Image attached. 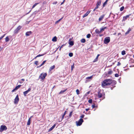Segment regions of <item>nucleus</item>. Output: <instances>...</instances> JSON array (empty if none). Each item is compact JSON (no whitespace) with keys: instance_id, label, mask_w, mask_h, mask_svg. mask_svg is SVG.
Returning a JSON list of instances; mask_svg holds the SVG:
<instances>
[{"instance_id":"obj_1","label":"nucleus","mask_w":134,"mask_h":134,"mask_svg":"<svg viewBox=\"0 0 134 134\" xmlns=\"http://www.w3.org/2000/svg\"><path fill=\"white\" fill-rule=\"evenodd\" d=\"M116 82L114 80H113L110 79H106L104 80L102 84V87H104L105 86L109 85L111 84V86H113L116 85Z\"/></svg>"},{"instance_id":"obj_2","label":"nucleus","mask_w":134,"mask_h":134,"mask_svg":"<svg viewBox=\"0 0 134 134\" xmlns=\"http://www.w3.org/2000/svg\"><path fill=\"white\" fill-rule=\"evenodd\" d=\"M47 75V74L46 73H42L40 74L39 78L41 79V80H43Z\"/></svg>"},{"instance_id":"obj_3","label":"nucleus","mask_w":134,"mask_h":134,"mask_svg":"<svg viewBox=\"0 0 134 134\" xmlns=\"http://www.w3.org/2000/svg\"><path fill=\"white\" fill-rule=\"evenodd\" d=\"M83 121H84L82 119L80 118L79 121H76V125L77 126H81Z\"/></svg>"},{"instance_id":"obj_4","label":"nucleus","mask_w":134,"mask_h":134,"mask_svg":"<svg viewBox=\"0 0 134 134\" xmlns=\"http://www.w3.org/2000/svg\"><path fill=\"white\" fill-rule=\"evenodd\" d=\"M110 41V37H105L104 41V44H108Z\"/></svg>"},{"instance_id":"obj_5","label":"nucleus","mask_w":134,"mask_h":134,"mask_svg":"<svg viewBox=\"0 0 134 134\" xmlns=\"http://www.w3.org/2000/svg\"><path fill=\"white\" fill-rule=\"evenodd\" d=\"M7 129V128L6 126L2 125L1 126L0 128V132H2L4 131H5Z\"/></svg>"},{"instance_id":"obj_6","label":"nucleus","mask_w":134,"mask_h":134,"mask_svg":"<svg viewBox=\"0 0 134 134\" xmlns=\"http://www.w3.org/2000/svg\"><path fill=\"white\" fill-rule=\"evenodd\" d=\"M101 90L99 89L98 90V97L100 98L102 97L103 95H105V93H101Z\"/></svg>"},{"instance_id":"obj_7","label":"nucleus","mask_w":134,"mask_h":134,"mask_svg":"<svg viewBox=\"0 0 134 134\" xmlns=\"http://www.w3.org/2000/svg\"><path fill=\"white\" fill-rule=\"evenodd\" d=\"M22 27L19 25V26L14 31V32L15 34H16L19 32V31L21 28Z\"/></svg>"},{"instance_id":"obj_8","label":"nucleus","mask_w":134,"mask_h":134,"mask_svg":"<svg viewBox=\"0 0 134 134\" xmlns=\"http://www.w3.org/2000/svg\"><path fill=\"white\" fill-rule=\"evenodd\" d=\"M19 96H18V94H17L16 96L14 99V103L15 104H18L19 101Z\"/></svg>"},{"instance_id":"obj_9","label":"nucleus","mask_w":134,"mask_h":134,"mask_svg":"<svg viewBox=\"0 0 134 134\" xmlns=\"http://www.w3.org/2000/svg\"><path fill=\"white\" fill-rule=\"evenodd\" d=\"M130 16H132V14H129V15H127L125 16H123L122 21H125L127 19V18H129V17H130Z\"/></svg>"},{"instance_id":"obj_10","label":"nucleus","mask_w":134,"mask_h":134,"mask_svg":"<svg viewBox=\"0 0 134 134\" xmlns=\"http://www.w3.org/2000/svg\"><path fill=\"white\" fill-rule=\"evenodd\" d=\"M31 87H29L27 90L26 91H24L23 92V94L24 96H26V94H27V93L30 91L31 90Z\"/></svg>"},{"instance_id":"obj_11","label":"nucleus","mask_w":134,"mask_h":134,"mask_svg":"<svg viewBox=\"0 0 134 134\" xmlns=\"http://www.w3.org/2000/svg\"><path fill=\"white\" fill-rule=\"evenodd\" d=\"M69 43L70 45L72 46L74 44V42L73 41H71V39L70 38L69 40Z\"/></svg>"},{"instance_id":"obj_12","label":"nucleus","mask_w":134,"mask_h":134,"mask_svg":"<svg viewBox=\"0 0 134 134\" xmlns=\"http://www.w3.org/2000/svg\"><path fill=\"white\" fill-rule=\"evenodd\" d=\"M91 10H88L83 16V18H84L85 17L87 16L89 14Z\"/></svg>"},{"instance_id":"obj_13","label":"nucleus","mask_w":134,"mask_h":134,"mask_svg":"<svg viewBox=\"0 0 134 134\" xmlns=\"http://www.w3.org/2000/svg\"><path fill=\"white\" fill-rule=\"evenodd\" d=\"M56 126V124H54L50 128L48 131V132H50L52 130H53L54 127H55Z\"/></svg>"},{"instance_id":"obj_14","label":"nucleus","mask_w":134,"mask_h":134,"mask_svg":"<svg viewBox=\"0 0 134 134\" xmlns=\"http://www.w3.org/2000/svg\"><path fill=\"white\" fill-rule=\"evenodd\" d=\"M32 32L31 31H28L26 33L25 35L26 36H29L32 34Z\"/></svg>"},{"instance_id":"obj_15","label":"nucleus","mask_w":134,"mask_h":134,"mask_svg":"<svg viewBox=\"0 0 134 134\" xmlns=\"http://www.w3.org/2000/svg\"><path fill=\"white\" fill-rule=\"evenodd\" d=\"M105 15L103 14L101 16H100V17L99 19V21H101L104 18V17Z\"/></svg>"},{"instance_id":"obj_16","label":"nucleus","mask_w":134,"mask_h":134,"mask_svg":"<svg viewBox=\"0 0 134 134\" xmlns=\"http://www.w3.org/2000/svg\"><path fill=\"white\" fill-rule=\"evenodd\" d=\"M100 54H98L97 55L96 58L93 60V62H97L98 61V57L100 56Z\"/></svg>"},{"instance_id":"obj_17","label":"nucleus","mask_w":134,"mask_h":134,"mask_svg":"<svg viewBox=\"0 0 134 134\" xmlns=\"http://www.w3.org/2000/svg\"><path fill=\"white\" fill-rule=\"evenodd\" d=\"M113 71L111 70H110L108 71V73L106 74V76H107L108 75H111Z\"/></svg>"},{"instance_id":"obj_18","label":"nucleus","mask_w":134,"mask_h":134,"mask_svg":"<svg viewBox=\"0 0 134 134\" xmlns=\"http://www.w3.org/2000/svg\"><path fill=\"white\" fill-rule=\"evenodd\" d=\"M107 27H103L100 29V31L101 32H102L104 31L105 29H107Z\"/></svg>"},{"instance_id":"obj_19","label":"nucleus","mask_w":134,"mask_h":134,"mask_svg":"<svg viewBox=\"0 0 134 134\" xmlns=\"http://www.w3.org/2000/svg\"><path fill=\"white\" fill-rule=\"evenodd\" d=\"M95 32L98 34H99L101 33L100 31H99V30L98 29H97L95 30Z\"/></svg>"},{"instance_id":"obj_20","label":"nucleus","mask_w":134,"mask_h":134,"mask_svg":"<svg viewBox=\"0 0 134 134\" xmlns=\"http://www.w3.org/2000/svg\"><path fill=\"white\" fill-rule=\"evenodd\" d=\"M57 38L56 36H55L53 38L52 41L53 42H55L57 41Z\"/></svg>"},{"instance_id":"obj_21","label":"nucleus","mask_w":134,"mask_h":134,"mask_svg":"<svg viewBox=\"0 0 134 134\" xmlns=\"http://www.w3.org/2000/svg\"><path fill=\"white\" fill-rule=\"evenodd\" d=\"M131 29L130 28H129L128 30H127V31L125 33V35H127L129 34V32L130 31H131Z\"/></svg>"},{"instance_id":"obj_22","label":"nucleus","mask_w":134,"mask_h":134,"mask_svg":"<svg viewBox=\"0 0 134 134\" xmlns=\"http://www.w3.org/2000/svg\"><path fill=\"white\" fill-rule=\"evenodd\" d=\"M101 0H99V1H98L97 2V3L96 4V5H97L98 6L100 5L101 4Z\"/></svg>"},{"instance_id":"obj_23","label":"nucleus","mask_w":134,"mask_h":134,"mask_svg":"<svg viewBox=\"0 0 134 134\" xmlns=\"http://www.w3.org/2000/svg\"><path fill=\"white\" fill-rule=\"evenodd\" d=\"M55 66L54 65H53L52 66H51L49 68V71H51L52 69H54L55 68Z\"/></svg>"},{"instance_id":"obj_24","label":"nucleus","mask_w":134,"mask_h":134,"mask_svg":"<svg viewBox=\"0 0 134 134\" xmlns=\"http://www.w3.org/2000/svg\"><path fill=\"white\" fill-rule=\"evenodd\" d=\"M67 90V89H65L64 90H61L60 92L59 93V94H62L63 93L65 92Z\"/></svg>"},{"instance_id":"obj_25","label":"nucleus","mask_w":134,"mask_h":134,"mask_svg":"<svg viewBox=\"0 0 134 134\" xmlns=\"http://www.w3.org/2000/svg\"><path fill=\"white\" fill-rule=\"evenodd\" d=\"M108 0H106V1L103 3V7H104L106 5Z\"/></svg>"},{"instance_id":"obj_26","label":"nucleus","mask_w":134,"mask_h":134,"mask_svg":"<svg viewBox=\"0 0 134 134\" xmlns=\"http://www.w3.org/2000/svg\"><path fill=\"white\" fill-rule=\"evenodd\" d=\"M25 81V79H21L20 80H19V82L20 83H22L23 82H22V81Z\"/></svg>"},{"instance_id":"obj_27","label":"nucleus","mask_w":134,"mask_h":134,"mask_svg":"<svg viewBox=\"0 0 134 134\" xmlns=\"http://www.w3.org/2000/svg\"><path fill=\"white\" fill-rule=\"evenodd\" d=\"M93 77V76H90L86 78V79H89L90 80H91ZM86 81H87V80H86Z\"/></svg>"},{"instance_id":"obj_28","label":"nucleus","mask_w":134,"mask_h":134,"mask_svg":"<svg viewBox=\"0 0 134 134\" xmlns=\"http://www.w3.org/2000/svg\"><path fill=\"white\" fill-rule=\"evenodd\" d=\"M9 40V38L8 36H7L5 38V41L6 42H8Z\"/></svg>"},{"instance_id":"obj_29","label":"nucleus","mask_w":134,"mask_h":134,"mask_svg":"<svg viewBox=\"0 0 134 134\" xmlns=\"http://www.w3.org/2000/svg\"><path fill=\"white\" fill-rule=\"evenodd\" d=\"M86 40L85 38L82 39L81 40V43H84L86 42Z\"/></svg>"},{"instance_id":"obj_30","label":"nucleus","mask_w":134,"mask_h":134,"mask_svg":"<svg viewBox=\"0 0 134 134\" xmlns=\"http://www.w3.org/2000/svg\"><path fill=\"white\" fill-rule=\"evenodd\" d=\"M63 17H62V18L59 19L58 20L56 21L55 23V24H57L58 23H59V22H60L63 19Z\"/></svg>"},{"instance_id":"obj_31","label":"nucleus","mask_w":134,"mask_h":134,"mask_svg":"<svg viewBox=\"0 0 134 134\" xmlns=\"http://www.w3.org/2000/svg\"><path fill=\"white\" fill-rule=\"evenodd\" d=\"M92 108H97V106L95 105L94 103H93V104L92 105Z\"/></svg>"},{"instance_id":"obj_32","label":"nucleus","mask_w":134,"mask_h":134,"mask_svg":"<svg viewBox=\"0 0 134 134\" xmlns=\"http://www.w3.org/2000/svg\"><path fill=\"white\" fill-rule=\"evenodd\" d=\"M126 54V52L125 51L123 50L121 52V54L124 55Z\"/></svg>"},{"instance_id":"obj_33","label":"nucleus","mask_w":134,"mask_h":134,"mask_svg":"<svg viewBox=\"0 0 134 134\" xmlns=\"http://www.w3.org/2000/svg\"><path fill=\"white\" fill-rule=\"evenodd\" d=\"M73 54L72 53L70 52L69 53V55L70 57H72L73 56Z\"/></svg>"},{"instance_id":"obj_34","label":"nucleus","mask_w":134,"mask_h":134,"mask_svg":"<svg viewBox=\"0 0 134 134\" xmlns=\"http://www.w3.org/2000/svg\"><path fill=\"white\" fill-rule=\"evenodd\" d=\"M21 86V85H19L18 86H16L15 88L16 89V90H17Z\"/></svg>"},{"instance_id":"obj_35","label":"nucleus","mask_w":134,"mask_h":134,"mask_svg":"<svg viewBox=\"0 0 134 134\" xmlns=\"http://www.w3.org/2000/svg\"><path fill=\"white\" fill-rule=\"evenodd\" d=\"M39 4V3H35L32 6V8H34L37 5Z\"/></svg>"},{"instance_id":"obj_36","label":"nucleus","mask_w":134,"mask_h":134,"mask_svg":"<svg viewBox=\"0 0 134 134\" xmlns=\"http://www.w3.org/2000/svg\"><path fill=\"white\" fill-rule=\"evenodd\" d=\"M91 36V35L90 34H88L86 35V37L87 38H90Z\"/></svg>"},{"instance_id":"obj_37","label":"nucleus","mask_w":134,"mask_h":134,"mask_svg":"<svg viewBox=\"0 0 134 134\" xmlns=\"http://www.w3.org/2000/svg\"><path fill=\"white\" fill-rule=\"evenodd\" d=\"M45 54H38V55L36 56V57H40L43 56Z\"/></svg>"},{"instance_id":"obj_38","label":"nucleus","mask_w":134,"mask_h":134,"mask_svg":"<svg viewBox=\"0 0 134 134\" xmlns=\"http://www.w3.org/2000/svg\"><path fill=\"white\" fill-rule=\"evenodd\" d=\"M124 6H122L120 8V10L121 11H122L124 9Z\"/></svg>"},{"instance_id":"obj_39","label":"nucleus","mask_w":134,"mask_h":134,"mask_svg":"<svg viewBox=\"0 0 134 134\" xmlns=\"http://www.w3.org/2000/svg\"><path fill=\"white\" fill-rule=\"evenodd\" d=\"M74 63L73 64L71 65V71L74 68Z\"/></svg>"},{"instance_id":"obj_40","label":"nucleus","mask_w":134,"mask_h":134,"mask_svg":"<svg viewBox=\"0 0 134 134\" xmlns=\"http://www.w3.org/2000/svg\"><path fill=\"white\" fill-rule=\"evenodd\" d=\"M92 99H90L88 100V102L89 103L92 104Z\"/></svg>"},{"instance_id":"obj_41","label":"nucleus","mask_w":134,"mask_h":134,"mask_svg":"<svg viewBox=\"0 0 134 134\" xmlns=\"http://www.w3.org/2000/svg\"><path fill=\"white\" fill-rule=\"evenodd\" d=\"M111 14H112L113 15V16H112V17H113V18L114 19V16H115V15H114V14L113 13H111L110 14V15H109V17L108 18H109L110 17V15H111Z\"/></svg>"},{"instance_id":"obj_42","label":"nucleus","mask_w":134,"mask_h":134,"mask_svg":"<svg viewBox=\"0 0 134 134\" xmlns=\"http://www.w3.org/2000/svg\"><path fill=\"white\" fill-rule=\"evenodd\" d=\"M76 93L77 94V95H79L80 93H79V90L78 89H77L76 90Z\"/></svg>"},{"instance_id":"obj_43","label":"nucleus","mask_w":134,"mask_h":134,"mask_svg":"<svg viewBox=\"0 0 134 134\" xmlns=\"http://www.w3.org/2000/svg\"><path fill=\"white\" fill-rule=\"evenodd\" d=\"M30 122H31V121H30L29 120H28L27 121V125H30V123H31Z\"/></svg>"},{"instance_id":"obj_44","label":"nucleus","mask_w":134,"mask_h":134,"mask_svg":"<svg viewBox=\"0 0 134 134\" xmlns=\"http://www.w3.org/2000/svg\"><path fill=\"white\" fill-rule=\"evenodd\" d=\"M65 44H63V45H62L60 47V48H59V50L60 51L61 50V49L62 48H63V47L65 46Z\"/></svg>"},{"instance_id":"obj_45","label":"nucleus","mask_w":134,"mask_h":134,"mask_svg":"<svg viewBox=\"0 0 134 134\" xmlns=\"http://www.w3.org/2000/svg\"><path fill=\"white\" fill-rule=\"evenodd\" d=\"M38 61H36L34 63L36 65H38Z\"/></svg>"},{"instance_id":"obj_46","label":"nucleus","mask_w":134,"mask_h":134,"mask_svg":"<svg viewBox=\"0 0 134 134\" xmlns=\"http://www.w3.org/2000/svg\"><path fill=\"white\" fill-rule=\"evenodd\" d=\"M72 112H73L72 111H71L70 112V113L69 115V116L70 117H71V116L72 115Z\"/></svg>"},{"instance_id":"obj_47","label":"nucleus","mask_w":134,"mask_h":134,"mask_svg":"<svg viewBox=\"0 0 134 134\" xmlns=\"http://www.w3.org/2000/svg\"><path fill=\"white\" fill-rule=\"evenodd\" d=\"M119 76V75L118 74L116 73L115 74V76L116 77H118Z\"/></svg>"},{"instance_id":"obj_48","label":"nucleus","mask_w":134,"mask_h":134,"mask_svg":"<svg viewBox=\"0 0 134 134\" xmlns=\"http://www.w3.org/2000/svg\"><path fill=\"white\" fill-rule=\"evenodd\" d=\"M5 35V34L0 37V40L4 37Z\"/></svg>"},{"instance_id":"obj_49","label":"nucleus","mask_w":134,"mask_h":134,"mask_svg":"<svg viewBox=\"0 0 134 134\" xmlns=\"http://www.w3.org/2000/svg\"><path fill=\"white\" fill-rule=\"evenodd\" d=\"M84 116L85 115L84 114H82L81 115L80 117L82 119L84 118Z\"/></svg>"},{"instance_id":"obj_50","label":"nucleus","mask_w":134,"mask_h":134,"mask_svg":"<svg viewBox=\"0 0 134 134\" xmlns=\"http://www.w3.org/2000/svg\"><path fill=\"white\" fill-rule=\"evenodd\" d=\"M64 116H65L62 115V118H60V119H61V121L63 119Z\"/></svg>"},{"instance_id":"obj_51","label":"nucleus","mask_w":134,"mask_h":134,"mask_svg":"<svg viewBox=\"0 0 134 134\" xmlns=\"http://www.w3.org/2000/svg\"><path fill=\"white\" fill-rule=\"evenodd\" d=\"M16 90V89L15 88H14L13 89L12 91V92H14L16 90Z\"/></svg>"},{"instance_id":"obj_52","label":"nucleus","mask_w":134,"mask_h":134,"mask_svg":"<svg viewBox=\"0 0 134 134\" xmlns=\"http://www.w3.org/2000/svg\"><path fill=\"white\" fill-rule=\"evenodd\" d=\"M33 117V116H32L30 117V118H29L28 119V120H29L30 121H31V118Z\"/></svg>"},{"instance_id":"obj_53","label":"nucleus","mask_w":134,"mask_h":134,"mask_svg":"<svg viewBox=\"0 0 134 134\" xmlns=\"http://www.w3.org/2000/svg\"><path fill=\"white\" fill-rule=\"evenodd\" d=\"M33 117V116H32L30 117V118H29L28 119V120H29L30 121H31V118Z\"/></svg>"},{"instance_id":"obj_54","label":"nucleus","mask_w":134,"mask_h":134,"mask_svg":"<svg viewBox=\"0 0 134 134\" xmlns=\"http://www.w3.org/2000/svg\"><path fill=\"white\" fill-rule=\"evenodd\" d=\"M121 65V63L119 62H118V64H117V66H119Z\"/></svg>"},{"instance_id":"obj_55","label":"nucleus","mask_w":134,"mask_h":134,"mask_svg":"<svg viewBox=\"0 0 134 134\" xmlns=\"http://www.w3.org/2000/svg\"><path fill=\"white\" fill-rule=\"evenodd\" d=\"M46 62V60L44 61L42 63V64H43V65Z\"/></svg>"},{"instance_id":"obj_56","label":"nucleus","mask_w":134,"mask_h":134,"mask_svg":"<svg viewBox=\"0 0 134 134\" xmlns=\"http://www.w3.org/2000/svg\"><path fill=\"white\" fill-rule=\"evenodd\" d=\"M93 46L92 45H91L90 46V47L88 49H91L92 48H93Z\"/></svg>"},{"instance_id":"obj_57","label":"nucleus","mask_w":134,"mask_h":134,"mask_svg":"<svg viewBox=\"0 0 134 134\" xmlns=\"http://www.w3.org/2000/svg\"><path fill=\"white\" fill-rule=\"evenodd\" d=\"M65 1V0H63V2L62 3H61V5H62L64 4V2Z\"/></svg>"},{"instance_id":"obj_58","label":"nucleus","mask_w":134,"mask_h":134,"mask_svg":"<svg viewBox=\"0 0 134 134\" xmlns=\"http://www.w3.org/2000/svg\"><path fill=\"white\" fill-rule=\"evenodd\" d=\"M90 109L89 108H86L85 109L86 111H87L88 110H89Z\"/></svg>"},{"instance_id":"obj_59","label":"nucleus","mask_w":134,"mask_h":134,"mask_svg":"<svg viewBox=\"0 0 134 134\" xmlns=\"http://www.w3.org/2000/svg\"><path fill=\"white\" fill-rule=\"evenodd\" d=\"M66 111H65L64 112V114L63 115L65 116V114H66Z\"/></svg>"},{"instance_id":"obj_60","label":"nucleus","mask_w":134,"mask_h":134,"mask_svg":"<svg viewBox=\"0 0 134 134\" xmlns=\"http://www.w3.org/2000/svg\"><path fill=\"white\" fill-rule=\"evenodd\" d=\"M57 3V1H56L54 2L53 3V4H56Z\"/></svg>"},{"instance_id":"obj_61","label":"nucleus","mask_w":134,"mask_h":134,"mask_svg":"<svg viewBox=\"0 0 134 134\" xmlns=\"http://www.w3.org/2000/svg\"><path fill=\"white\" fill-rule=\"evenodd\" d=\"M99 7V6H98L97 5H96V7L95 8V9H98V8Z\"/></svg>"},{"instance_id":"obj_62","label":"nucleus","mask_w":134,"mask_h":134,"mask_svg":"<svg viewBox=\"0 0 134 134\" xmlns=\"http://www.w3.org/2000/svg\"><path fill=\"white\" fill-rule=\"evenodd\" d=\"M90 92L89 91L88 92L86 93H87V94H90Z\"/></svg>"},{"instance_id":"obj_63","label":"nucleus","mask_w":134,"mask_h":134,"mask_svg":"<svg viewBox=\"0 0 134 134\" xmlns=\"http://www.w3.org/2000/svg\"><path fill=\"white\" fill-rule=\"evenodd\" d=\"M2 49V48L1 46H0V51H1Z\"/></svg>"},{"instance_id":"obj_64","label":"nucleus","mask_w":134,"mask_h":134,"mask_svg":"<svg viewBox=\"0 0 134 134\" xmlns=\"http://www.w3.org/2000/svg\"><path fill=\"white\" fill-rule=\"evenodd\" d=\"M41 65H39V66H38L37 67V68H40V67H41Z\"/></svg>"}]
</instances>
